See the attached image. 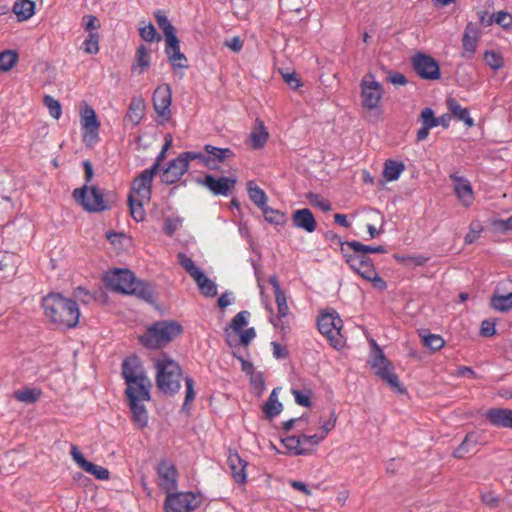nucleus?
I'll list each match as a JSON object with an SVG mask.
<instances>
[{
  "label": "nucleus",
  "mask_w": 512,
  "mask_h": 512,
  "mask_svg": "<svg viewBox=\"0 0 512 512\" xmlns=\"http://www.w3.org/2000/svg\"><path fill=\"white\" fill-rule=\"evenodd\" d=\"M46 318L60 329L75 328L79 323L80 311L76 301L60 293H49L42 299Z\"/></svg>",
  "instance_id": "f257e3e1"
},
{
  "label": "nucleus",
  "mask_w": 512,
  "mask_h": 512,
  "mask_svg": "<svg viewBox=\"0 0 512 512\" xmlns=\"http://www.w3.org/2000/svg\"><path fill=\"white\" fill-rule=\"evenodd\" d=\"M155 368L156 384L159 390L168 395L177 393L181 387L182 378L180 365L166 354H162L155 360Z\"/></svg>",
  "instance_id": "f03ea898"
},
{
  "label": "nucleus",
  "mask_w": 512,
  "mask_h": 512,
  "mask_svg": "<svg viewBox=\"0 0 512 512\" xmlns=\"http://www.w3.org/2000/svg\"><path fill=\"white\" fill-rule=\"evenodd\" d=\"M182 333V326L173 320H162L149 326L140 342L149 349L161 348Z\"/></svg>",
  "instance_id": "7ed1b4c3"
},
{
  "label": "nucleus",
  "mask_w": 512,
  "mask_h": 512,
  "mask_svg": "<svg viewBox=\"0 0 512 512\" xmlns=\"http://www.w3.org/2000/svg\"><path fill=\"white\" fill-rule=\"evenodd\" d=\"M342 254L351 269H353L362 278L372 282L376 288H386L385 281L379 277L374 264L368 255L357 253L354 249L348 246H346V248H342Z\"/></svg>",
  "instance_id": "20e7f679"
},
{
  "label": "nucleus",
  "mask_w": 512,
  "mask_h": 512,
  "mask_svg": "<svg viewBox=\"0 0 512 512\" xmlns=\"http://www.w3.org/2000/svg\"><path fill=\"white\" fill-rule=\"evenodd\" d=\"M122 376L127 385L126 393L141 391L142 395L147 396L152 383L137 356H130L122 362Z\"/></svg>",
  "instance_id": "39448f33"
},
{
  "label": "nucleus",
  "mask_w": 512,
  "mask_h": 512,
  "mask_svg": "<svg viewBox=\"0 0 512 512\" xmlns=\"http://www.w3.org/2000/svg\"><path fill=\"white\" fill-rule=\"evenodd\" d=\"M342 320L336 312L323 313L318 317L319 332L326 336L331 346L340 349L344 346V338L341 335Z\"/></svg>",
  "instance_id": "423d86ee"
},
{
  "label": "nucleus",
  "mask_w": 512,
  "mask_h": 512,
  "mask_svg": "<svg viewBox=\"0 0 512 512\" xmlns=\"http://www.w3.org/2000/svg\"><path fill=\"white\" fill-rule=\"evenodd\" d=\"M73 197L89 212H100L108 208L97 186L77 188L73 191Z\"/></svg>",
  "instance_id": "0eeeda50"
},
{
  "label": "nucleus",
  "mask_w": 512,
  "mask_h": 512,
  "mask_svg": "<svg viewBox=\"0 0 512 512\" xmlns=\"http://www.w3.org/2000/svg\"><path fill=\"white\" fill-rule=\"evenodd\" d=\"M372 344L377 349V355L374 357L372 362L375 374L385 381L392 389L403 393L405 389L401 387L398 376L394 373L393 366L390 361L384 356L374 340H372Z\"/></svg>",
  "instance_id": "6e6552de"
},
{
  "label": "nucleus",
  "mask_w": 512,
  "mask_h": 512,
  "mask_svg": "<svg viewBox=\"0 0 512 512\" xmlns=\"http://www.w3.org/2000/svg\"><path fill=\"white\" fill-rule=\"evenodd\" d=\"M362 105L367 110H373L378 107L382 96V85L375 80L371 73L366 74L360 83Z\"/></svg>",
  "instance_id": "1a4fd4ad"
},
{
  "label": "nucleus",
  "mask_w": 512,
  "mask_h": 512,
  "mask_svg": "<svg viewBox=\"0 0 512 512\" xmlns=\"http://www.w3.org/2000/svg\"><path fill=\"white\" fill-rule=\"evenodd\" d=\"M157 485L165 493L174 492L178 488V471L172 461L162 459L156 467Z\"/></svg>",
  "instance_id": "9d476101"
},
{
  "label": "nucleus",
  "mask_w": 512,
  "mask_h": 512,
  "mask_svg": "<svg viewBox=\"0 0 512 512\" xmlns=\"http://www.w3.org/2000/svg\"><path fill=\"white\" fill-rule=\"evenodd\" d=\"M105 285L115 292L128 294L136 282L134 274L128 269H115L106 273Z\"/></svg>",
  "instance_id": "9b49d317"
},
{
  "label": "nucleus",
  "mask_w": 512,
  "mask_h": 512,
  "mask_svg": "<svg viewBox=\"0 0 512 512\" xmlns=\"http://www.w3.org/2000/svg\"><path fill=\"white\" fill-rule=\"evenodd\" d=\"M197 183L207 188L215 196H229L232 194L237 179L235 177H214L211 174L205 175L203 178H198Z\"/></svg>",
  "instance_id": "f8f14e48"
},
{
  "label": "nucleus",
  "mask_w": 512,
  "mask_h": 512,
  "mask_svg": "<svg viewBox=\"0 0 512 512\" xmlns=\"http://www.w3.org/2000/svg\"><path fill=\"white\" fill-rule=\"evenodd\" d=\"M415 72L426 80H438L441 77L438 62L429 55L417 53L412 59Z\"/></svg>",
  "instance_id": "ddd939ff"
},
{
  "label": "nucleus",
  "mask_w": 512,
  "mask_h": 512,
  "mask_svg": "<svg viewBox=\"0 0 512 512\" xmlns=\"http://www.w3.org/2000/svg\"><path fill=\"white\" fill-rule=\"evenodd\" d=\"M164 502L165 512H190L196 508V497L193 493L167 492Z\"/></svg>",
  "instance_id": "4468645a"
},
{
  "label": "nucleus",
  "mask_w": 512,
  "mask_h": 512,
  "mask_svg": "<svg viewBox=\"0 0 512 512\" xmlns=\"http://www.w3.org/2000/svg\"><path fill=\"white\" fill-rule=\"evenodd\" d=\"M126 395L132 412L133 421L139 428L146 427L148 424V413L142 402L150 400V390H147V396L142 395L141 391L126 393Z\"/></svg>",
  "instance_id": "2eb2a0df"
},
{
  "label": "nucleus",
  "mask_w": 512,
  "mask_h": 512,
  "mask_svg": "<svg viewBox=\"0 0 512 512\" xmlns=\"http://www.w3.org/2000/svg\"><path fill=\"white\" fill-rule=\"evenodd\" d=\"M156 175V166L143 170L132 183L130 194H137L141 200L149 199L151 196L152 180Z\"/></svg>",
  "instance_id": "dca6fc26"
},
{
  "label": "nucleus",
  "mask_w": 512,
  "mask_h": 512,
  "mask_svg": "<svg viewBox=\"0 0 512 512\" xmlns=\"http://www.w3.org/2000/svg\"><path fill=\"white\" fill-rule=\"evenodd\" d=\"M81 125L84 141L95 142L98 139L100 122L93 108L86 107L81 113Z\"/></svg>",
  "instance_id": "f3484780"
},
{
  "label": "nucleus",
  "mask_w": 512,
  "mask_h": 512,
  "mask_svg": "<svg viewBox=\"0 0 512 512\" xmlns=\"http://www.w3.org/2000/svg\"><path fill=\"white\" fill-rule=\"evenodd\" d=\"M204 151L207 153L205 167L210 170L219 169L222 163L234 156V153L230 148H219L210 144H206L204 146Z\"/></svg>",
  "instance_id": "a211bd4d"
},
{
  "label": "nucleus",
  "mask_w": 512,
  "mask_h": 512,
  "mask_svg": "<svg viewBox=\"0 0 512 512\" xmlns=\"http://www.w3.org/2000/svg\"><path fill=\"white\" fill-rule=\"evenodd\" d=\"M480 37L481 31L478 26L472 22H468L462 37V57L471 58L473 56L476 52Z\"/></svg>",
  "instance_id": "6ab92c4d"
},
{
  "label": "nucleus",
  "mask_w": 512,
  "mask_h": 512,
  "mask_svg": "<svg viewBox=\"0 0 512 512\" xmlns=\"http://www.w3.org/2000/svg\"><path fill=\"white\" fill-rule=\"evenodd\" d=\"M450 178L454 183V192L458 200L463 206L470 207L474 201V193L469 180L456 174L450 175Z\"/></svg>",
  "instance_id": "aec40b11"
},
{
  "label": "nucleus",
  "mask_w": 512,
  "mask_h": 512,
  "mask_svg": "<svg viewBox=\"0 0 512 512\" xmlns=\"http://www.w3.org/2000/svg\"><path fill=\"white\" fill-rule=\"evenodd\" d=\"M188 170V165L184 164V160L178 156L171 160L168 166L160 174L161 181L165 184H174L178 182L181 177Z\"/></svg>",
  "instance_id": "412c9836"
},
{
  "label": "nucleus",
  "mask_w": 512,
  "mask_h": 512,
  "mask_svg": "<svg viewBox=\"0 0 512 512\" xmlns=\"http://www.w3.org/2000/svg\"><path fill=\"white\" fill-rule=\"evenodd\" d=\"M172 102V92L169 85H162L156 88L153 94V105L156 113L160 116L169 114Z\"/></svg>",
  "instance_id": "4be33fe9"
},
{
  "label": "nucleus",
  "mask_w": 512,
  "mask_h": 512,
  "mask_svg": "<svg viewBox=\"0 0 512 512\" xmlns=\"http://www.w3.org/2000/svg\"><path fill=\"white\" fill-rule=\"evenodd\" d=\"M227 463L235 482L241 485L245 484L247 482V462L237 452L229 451Z\"/></svg>",
  "instance_id": "5701e85b"
},
{
  "label": "nucleus",
  "mask_w": 512,
  "mask_h": 512,
  "mask_svg": "<svg viewBox=\"0 0 512 512\" xmlns=\"http://www.w3.org/2000/svg\"><path fill=\"white\" fill-rule=\"evenodd\" d=\"M293 226L304 230L307 233H312L316 230L317 222L312 213L308 208L298 209L292 214Z\"/></svg>",
  "instance_id": "b1692460"
},
{
  "label": "nucleus",
  "mask_w": 512,
  "mask_h": 512,
  "mask_svg": "<svg viewBox=\"0 0 512 512\" xmlns=\"http://www.w3.org/2000/svg\"><path fill=\"white\" fill-rule=\"evenodd\" d=\"M486 419L493 426L512 429L511 409L491 408L486 413Z\"/></svg>",
  "instance_id": "393cba45"
},
{
  "label": "nucleus",
  "mask_w": 512,
  "mask_h": 512,
  "mask_svg": "<svg viewBox=\"0 0 512 512\" xmlns=\"http://www.w3.org/2000/svg\"><path fill=\"white\" fill-rule=\"evenodd\" d=\"M165 53L174 70L178 68H187V58L180 51V43L178 38H174V42H166Z\"/></svg>",
  "instance_id": "a878e982"
},
{
  "label": "nucleus",
  "mask_w": 512,
  "mask_h": 512,
  "mask_svg": "<svg viewBox=\"0 0 512 512\" xmlns=\"http://www.w3.org/2000/svg\"><path fill=\"white\" fill-rule=\"evenodd\" d=\"M480 435L477 432H469L461 444L454 450L453 456L458 459L464 458L479 444Z\"/></svg>",
  "instance_id": "bb28decb"
},
{
  "label": "nucleus",
  "mask_w": 512,
  "mask_h": 512,
  "mask_svg": "<svg viewBox=\"0 0 512 512\" xmlns=\"http://www.w3.org/2000/svg\"><path fill=\"white\" fill-rule=\"evenodd\" d=\"M266 308L270 313V322L273 324V326L277 329H280L284 334L288 333L290 331V326L288 322L285 321V318L289 314L288 304L277 305L278 313L276 319L273 316V309L268 305Z\"/></svg>",
  "instance_id": "cd10ccee"
},
{
  "label": "nucleus",
  "mask_w": 512,
  "mask_h": 512,
  "mask_svg": "<svg viewBox=\"0 0 512 512\" xmlns=\"http://www.w3.org/2000/svg\"><path fill=\"white\" fill-rule=\"evenodd\" d=\"M128 294L136 295L138 298L149 304H153L155 301L154 288L151 284L146 282L136 281Z\"/></svg>",
  "instance_id": "c85d7f7f"
},
{
  "label": "nucleus",
  "mask_w": 512,
  "mask_h": 512,
  "mask_svg": "<svg viewBox=\"0 0 512 512\" xmlns=\"http://www.w3.org/2000/svg\"><path fill=\"white\" fill-rule=\"evenodd\" d=\"M155 20L159 28L163 31L166 42H174V38H176V31L173 25L168 20L167 16L161 10H157L154 13Z\"/></svg>",
  "instance_id": "c756f323"
},
{
  "label": "nucleus",
  "mask_w": 512,
  "mask_h": 512,
  "mask_svg": "<svg viewBox=\"0 0 512 512\" xmlns=\"http://www.w3.org/2000/svg\"><path fill=\"white\" fill-rule=\"evenodd\" d=\"M404 170L405 165L403 162L388 159L384 163L382 174L386 181L391 182L397 180Z\"/></svg>",
  "instance_id": "7c9ffc66"
},
{
  "label": "nucleus",
  "mask_w": 512,
  "mask_h": 512,
  "mask_svg": "<svg viewBox=\"0 0 512 512\" xmlns=\"http://www.w3.org/2000/svg\"><path fill=\"white\" fill-rule=\"evenodd\" d=\"M278 389L274 388L263 406V412L267 418H274L283 410V405L278 400Z\"/></svg>",
  "instance_id": "2f4dec72"
},
{
  "label": "nucleus",
  "mask_w": 512,
  "mask_h": 512,
  "mask_svg": "<svg viewBox=\"0 0 512 512\" xmlns=\"http://www.w3.org/2000/svg\"><path fill=\"white\" fill-rule=\"evenodd\" d=\"M447 107L457 120L463 121L469 127L473 126L474 122L470 117L468 110L463 108L456 99L449 98L447 100Z\"/></svg>",
  "instance_id": "473e14b6"
},
{
  "label": "nucleus",
  "mask_w": 512,
  "mask_h": 512,
  "mask_svg": "<svg viewBox=\"0 0 512 512\" xmlns=\"http://www.w3.org/2000/svg\"><path fill=\"white\" fill-rule=\"evenodd\" d=\"M491 306L499 312H509L512 310V291L507 294H499V288L491 298Z\"/></svg>",
  "instance_id": "72a5a7b5"
},
{
  "label": "nucleus",
  "mask_w": 512,
  "mask_h": 512,
  "mask_svg": "<svg viewBox=\"0 0 512 512\" xmlns=\"http://www.w3.org/2000/svg\"><path fill=\"white\" fill-rule=\"evenodd\" d=\"M197 283L200 292L206 297H214L217 295L216 284L209 279L202 271L197 274L194 278Z\"/></svg>",
  "instance_id": "f704fd0d"
},
{
  "label": "nucleus",
  "mask_w": 512,
  "mask_h": 512,
  "mask_svg": "<svg viewBox=\"0 0 512 512\" xmlns=\"http://www.w3.org/2000/svg\"><path fill=\"white\" fill-rule=\"evenodd\" d=\"M268 132L262 121L256 120V125L250 135L251 145L255 149H259L264 146L268 139Z\"/></svg>",
  "instance_id": "c9c22d12"
},
{
  "label": "nucleus",
  "mask_w": 512,
  "mask_h": 512,
  "mask_svg": "<svg viewBox=\"0 0 512 512\" xmlns=\"http://www.w3.org/2000/svg\"><path fill=\"white\" fill-rule=\"evenodd\" d=\"M35 3L31 0H17L13 6V12L18 20L24 21L34 14Z\"/></svg>",
  "instance_id": "e433bc0d"
},
{
  "label": "nucleus",
  "mask_w": 512,
  "mask_h": 512,
  "mask_svg": "<svg viewBox=\"0 0 512 512\" xmlns=\"http://www.w3.org/2000/svg\"><path fill=\"white\" fill-rule=\"evenodd\" d=\"M247 191L251 201L257 205L261 210L267 206V195L263 189L255 185L253 181H249L247 184Z\"/></svg>",
  "instance_id": "4c0bfd02"
},
{
  "label": "nucleus",
  "mask_w": 512,
  "mask_h": 512,
  "mask_svg": "<svg viewBox=\"0 0 512 512\" xmlns=\"http://www.w3.org/2000/svg\"><path fill=\"white\" fill-rule=\"evenodd\" d=\"M144 111V103L140 99H132L128 112L125 116V119L131 122L134 126L139 124Z\"/></svg>",
  "instance_id": "58836bf2"
},
{
  "label": "nucleus",
  "mask_w": 512,
  "mask_h": 512,
  "mask_svg": "<svg viewBox=\"0 0 512 512\" xmlns=\"http://www.w3.org/2000/svg\"><path fill=\"white\" fill-rule=\"evenodd\" d=\"M419 336L423 345L432 351H438L445 345V341L440 335L428 333L427 330H421Z\"/></svg>",
  "instance_id": "ea45409f"
},
{
  "label": "nucleus",
  "mask_w": 512,
  "mask_h": 512,
  "mask_svg": "<svg viewBox=\"0 0 512 512\" xmlns=\"http://www.w3.org/2000/svg\"><path fill=\"white\" fill-rule=\"evenodd\" d=\"M282 443L285 448L292 452L294 455H305L308 453V449H306L302 445V440L300 439V435H291L282 439Z\"/></svg>",
  "instance_id": "a19ab883"
},
{
  "label": "nucleus",
  "mask_w": 512,
  "mask_h": 512,
  "mask_svg": "<svg viewBox=\"0 0 512 512\" xmlns=\"http://www.w3.org/2000/svg\"><path fill=\"white\" fill-rule=\"evenodd\" d=\"M19 56L15 50L0 52V72L10 71L18 62Z\"/></svg>",
  "instance_id": "79ce46f5"
},
{
  "label": "nucleus",
  "mask_w": 512,
  "mask_h": 512,
  "mask_svg": "<svg viewBox=\"0 0 512 512\" xmlns=\"http://www.w3.org/2000/svg\"><path fill=\"white\" fill-rule=\"evenodd\" d=\"M41 396V391L35 388H25L14 392V398L19 402L33 404Z\"/></svg>",
  "instance_id": "37998d69"
},
{
  "label": "nucleus",
  "mask_w": 512,
  "mask_h": 512,
  "mask_svg": "<svg viewBox=\"0 0 512 512\" xmlns=\"http://www.w3.org/2000/svg\"><path fill=\"white\" fill-rule=\"evenodd\" d=\"M346 246L354 249L357 253H363L364 255H368L369 253H377V254H383L386 253V248L382 245L378 246H370V245H364L360 243L359 241H351L347 242Z\"/></svg>",
  "instance_id": "c03bdc74"
},
{
  "label": "nucleus",
  "mask_w": 512,
  "mask_h": 512,
  "mask_svg": "<svg viewBox=\"0 0 512 512\" xmlns=\"http://www.w3.org/2000/svg\"><path fill=\"white\" fill-rule=\"evenodd\" d=\"M140 198L136 200L134 195L129 194L128 196V205L130 208L131 216L137 221H143L145 218V210L143 208V204Z\"/></svg>",
  "instance_id": "a18cd8bd"
},
{
  "label": "nucleus",
  "mask_w": 512,
  "mask_h": 512,
  "mask_svg": "<svg viewBox=\"0 0 512 512\" xmlns=\"http://www.w3.org/2000/svg\"><path fill=\"white\" fill-rule=\"evenodd\" d=\"M483 230L484 229H483V226L480 221H478V220L472 221L469 225V231L465 235L464 243L466 245H470V244L474 243L475 241H477L480 238Z\"/></svg>",
  "instance_id": "49530a36"
},
{
  "label": "nucleus",
  "mask_w": 512,
  "mask_h": 512,
  "mask_svg": "<svg viewBox=\"0 0 512 512\" xmlns=\"http://www.w3.org/2000/svg\"><path fill=\"white\" fill-rule=\"evenodd\" d=\"M264 218L267 222L275 225H282L285 222V214L269 206L262 209Z\"/></svg>",
  "instance_id": "de8ad7c7"
},
{
  "label": "nucleus",
  "mask_w": 512,
  "mask_h": 512,
  "mask_svg": "<svg viewBox=\"0 0 512 512\" xmlns=\"http://www.w3.org/2000/svg\"><path fill=\"white\" fill-rule=\"evenodd\" d=\"M100 36L97 32H89L87 38L83 42V49L87 54H97L99 52Z\"/></svg>",
  "instance_id": "09e8293b"
},
{
  "label": "nucleus",
  "mask_w": 512,
  "mask_h": 512,
  "mask_svg": "<svg viewBox=\"0 0 512 512\" xmlns=\"http://www.w3.org/2000/svg\"><path fill=\"white\" fill-rule=\"evenodd\" d=\"M179 264L185 269V271L194 278L197 274L201 272L200 268H198L193 260L188 257L184 253H178L177 255Z\"/></svg>",
  "instance_id": "8fccbe9b"
},
{
  "label": "nucleus",
  "mask_w": 512,
  "mask_h": 512,
  "mask_svg": "<svg viewBox=\"0 0 512 512\" xmlns=\"http://www.w3.org/2000/svg\"><path fill=\"white\" fill-rule=\"evenodd\" d=\"M85 472L93 475L95 478L99 480H107L109 479V471L103 466L94 464L92 462H88L83 469Z\"/></svg>",
  "instance_id": "3c124183"
},
{
  "label": "nucleus",
  "mask_w": 512,
  "mask_h": 512,
  "mask_svg": "<svg viewBox=\"0 0 512 512\" xmlns=\"http://www.w3.org/2000/svg\"><path fill=\"white\" fill-rule=\"evenodd\" d=\"M250 316L249 311L243 310L237 313L230 322V328L236 332L240 333L242 328L247 325L248 317Z\"/></svg>",
  "instance_id": "603ef678"
},
{
  "label": "nucleus",
  "mask_w": 512,
  "mask_h": 512,
  "mask_svg": "<svg viewBox=\"0 0 512 512\" xmlns=\"http://www.w3.org/2000/svg\"><path fill=\"white\" fill-rule=\"evenodd\" d=\"M484 61L493 70H498V69L502 68L504 65V60H503L502 55L495 51H486L484 53Z\"/></svg>",
  "instance_id": "864d4df0"
},
{
  "label": "nucleus",
  "mask_w": 512,
  "mask_h": 512,
  "mask_svg": "<svg viewBox=\"0 0 512 512\" xmlns=\"http://www.w3.org/2000/svg\"><path fill=\"white\" fill-rule=\"evenodd\" d=\"M306 198L309 200L311 205L319 208L323 212H328L331 210V203L319 194L310 192L306 195Z\"/></svg>",
  "instance_id": "5fc2aeb1"
},
{
  "label": "nucleus",
  "mask_w": 512,
  "mask_h": 512,
  "mask_svg": "<svg viewBox=\"0 0 512 512\" xmlns=\"http://www.w3.org/2000/svg\"><path fill=\"white\" fill-rule=\"evenodd\" d=\"M139 34H140L141 38L147 42H154V41L161 40V36L156 32L155 27L151 23H149L148 25H145L143 27H140Z\"/></svg>",
  "instance_id": "6e6d98bb"
},
{
  "label": "nucleus",
  "mask_w": 512,
  "mask_h": 512,
  "mask_svg": "<svg viewBox=\"0 0 512 512\" xmlns=\"http://www.w3.org/2000/svg\"><path fill=\"white\" fill-rule=\"evenodd\" d=\"M44 103L48 108L50 115L55 119H59L62 113L60 102L52 96L46 95L44 97Z\"/></svg>",
  "instance_id": "4d7b16f0"
},
{
  "label": "nucleus",
  "mask_w": 512,
  "mask_h": 512,
  "mask_svg": "<svg viewBox=\"0 0 512 512\" xmlns=\"http://www.w3.org/2000/svg\"><path fill=\"white\" fill-rule=\"evenodd\" d=\"M137 64L143 69H146L150 66V50L144 46L140 45L136 52Z\"/></svg>",
  "instance_id": "13d9d810"
},
{
  "label": "nucleus",
  "mask_w": 512,
  "mask_h": 512,
  "mask_svg": "<svg viewBox=\"0 0 512 512\" xmlns=\"http://www.w3.org/2000/svg\"><path fill=\"white\" fill-rule=\"evenodd\" d=\"M420 117H421L422 125H424V126L433 128V127H436L439 125V120H436L434 111L431 108H424L421 111Z\"/></svg>",
  "instance_id": "bf43d9fd"
},
{
  "label": "nucleus",
  "mask_w": 512,
  "mask_h": 512,
  "mask_svg": "<svg viewBox=\"0 0 512 512\" xmlns=\"http://www.w3.org/2000/svg\"><path fill=\"white\" fill-rule=\"evenodd\" d=\"M185 399L183 403V409H186L187 406L194 400L195 391H194V380L191 377L185 378Z\"/></svg>",
  "instance_id": "052dcab7"
},
{
  "label": "nucleus",
  "mask_w": 512,
  "mask_h": 512,
  "mask_svg": "<svg viewBox=\"0 0 512 512\" xmlns=\"http://www.w3.org/2000/svg\"><path fill=\"white\" fill-rule=\"evenodd\" d=\"M183 160L184 164L189 166V162L192 160H199L205 166V159L207 158V153L196 152V151H186L179 155Z\"/></svg>",
  "instance_id": "680f3d73"
},
{
  "label": "nucleus",
  "mask_w": 512,
  "mask_h": 512,
  "mask_svg": "<svg viewBox=\"0 0 512 512\" xmlns=\"http://www.w3.org/2000/svg\"><path fill=\"white\" fill-rule=\"evenodd\" d=\"M494 15V22L504 29L512 26V15L505 11H499Z\"/></svg>",
  "instance_id": "e2e57ef3"
},
{
  "label": "nucleus",
  "mask_w": 512,
  "mask_h": 512,
  "mask_svg": "<svg viewBox=\"0 0 512 512\" xmlns=\"http://www.w3.org/2000/svg\"><path fill=\"white\" fill-rule=\"evenodd\" d=\"M82 21L84 29L88 32H96V30L100 27L99 20L94 15H85Z\"/></svg>",
  "instance_id": "0e129e2a"
},
{
  "label": "nucleus",
  "mask_w": 512,
  "mask_h": 512,
  "mask_svg": "<svg viewBox=\"0 0 512 512\" xmlns=\"http://www.w3.org/2000/svg\"><path fill=\"white\" fill-rule=\"evenodd\" d=\"M292 394L295 397V402L298 405L304 406V407H310L311 406V400H310V392L304 393L297 389H292Z\"/></svg>",
  "instance_id": "69168bd1"
},
{
  "label": "nucleus",
  "mask_w": 512,
  "mask_h": 512,
  "mask_svg": "<svg viewBox=\"0 0 512 512\" xmlns=\"http://www.w3.org/2000/svg\"><path fill=\"white\" fill-rule=\"evenodd\" d=\"M285 83L293 90L298 89L302 84L295 72L282 73Z\"/></svg>",
  "instance_id": "338daca9"
},
{
  "label": "nucleus",
  "mask_w": 512,
  "mask_h": 512,
  "mask_svg": "<svg viewBox=\"0 0 512 512\" xmlns=\"http://www.w3.org/2000/svg\"><path fill=\"white\" fill-rule=\"evenodd\" d=\"M70 454L73 458V460L82 468L84 469V467L86 466V464L89 462L88 460L85 459V457L83 456V454L79 451L78 447L75 446V445H72L71 446V451H70Z\"/></svg>",
  "instance_id": "774afa93"
}]
</instances>
